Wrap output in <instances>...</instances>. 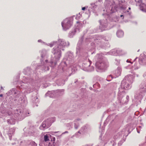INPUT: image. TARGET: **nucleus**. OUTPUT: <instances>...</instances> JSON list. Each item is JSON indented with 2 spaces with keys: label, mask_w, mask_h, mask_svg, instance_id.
<instances>
[{
  "label": "nucleus",
  "mask_w": 146,
  "mask_h": 146,
  "mask_svg": "<svg viewBox=\"0 0 146 146\" xmlns=\"http://www.w3.org/2000/svg\"><path fill=\"white\" fill-rule=\"evenodd\" d=\"M38 42L40 41V40H38Z\"/></svg>",
  "instance_id": "nucleus-16"
},
{
  "label": "nucleus",
  "mask_w": 146,
  "mask_h": 146,
  "mask_svg": "<svg viewBox=\"0 0 146 146\" xmlns=\"http://www.w3.org/2000/svg\"><path fill=\"white\" fill-rule=\"evenodd\" d=\"M2 96H3V95L2 94H0V96L2 97Z\"/></svg>",
  "instance_id": "nucleus-10"
},
{
  "label": "nucleus",
  "mask_w": 146,
  "mask_h": 146,
  "mask_svg": "<svg viewBox=\"0 0 146 146\" xmlns=\"http://www.w3.org/2000/svg\"><path fill=\"white\" fill-rule=\"evenodd\" d=\"M116 10L115 9V11H113L112 12H114L115 11H116Z\"/></svg>",
  "instance_id": "nucleus-12"
},
{
  "label": "nucleus",
  "mask_w": 146,
  "mask_h": 146,
  "mask_svg": "<svg viewBox=\"0 0 146 146\" xmlns=\"http://www.w3.org/2000/svg\"><path fill=\"white\" fill-rule=\"evenodd\" d=\"M129 10H130V9H131V8H130V7H129Z\"/></svg>",
  "instance_id": "nucleus-11"
},
{
  "label": "nucleus",
  "mask_w": 146,
  "mask_h": 146,
  "mask_svg": "<svg viewBox=\"0 0 146 146\" xmlns=\"http://www.w3.org/2000/svg\"><path fill=\"white\" fill-rule=\"evenodd\" d=\"M32 144H33V146H36L37 144L35 142H33L31 143Z\"/></svg>",
  "instance_id": "nucleus-5"
},
{
  "label": "nucleus",
  "mask_w": 146,
  "mask_h": 146,
  "mask_svg": "<svg viewBox=\"0 0 146 146\" xmlns=\"http://www.w3.org/2000/svg\"><path fill=\"white\" fill-rule=\"evenodd\" d=\"M50 144V143H49V145H48V146H54V145H53V146H52V145H51Z\"/></svg>",
  "instance_id": "nucleus-7"
},
{
  "label": "nucleus",
  "mask_w": 146,
  "mask_h": 146,
  "mask_svg": "<svg viewBox=\"0 0 146 146\" xmlns=\"http://www.w3.org/2000/svg\"><path fill=\"white\" fill-rule=\"evenodd\" d=\"M45 122H43L42 124V126L40 127L41 129H43L46 128L47 127H46Z\"/></svg>",
  "instance_id": "nucleus-3"
},
{
  "label": "nucleus",
  "mask_w": 146,
  "mask_h": 146,
  "mask_svg": "<svg viewBox=\"0 0 146 146\" xmlns=\"http://www.w3.org/2000/svg\"><path fill=\"white\" fill-rule=\"evenodd\" d=\"M44 139L45 141H47L49 140L48 137L47 135H44Z\"/></svg>",
  "instance_id": "nucleus-4"
},
{
  "label": "nucleus",
  "mask_w": 146,
  "mask_h": 146,
  "mask_svg": "<svg viewBox=\"0 0 146 146\" xmlns=\"http://www.w3.org/2000/svg\"><path fill=\"white\" fill-rule=\"evenodd\" d=\"M38 42L40 41V40H38Z\"/></svg>",
  "instance_id": "nucleus-15"
},
{
  "label": "nucleus",
  "mask_w": 146,
  "mask_h": 146,
  "mask_svg": "<svg viewBox=\"0 0 146 146\" xmlns=\"http://www.w3.org/2000/svg\"><path fill=\"white\" fill-rule=\"evenodd\" d=\"M85 9V7H82V10H84Z\"/></svg>",
  "instance_id": "nucleus-6"
},
{
  "label": "nucleus",
  "mask_w": 146,
  "mask_h": 146,
  "mask_svg": "<svg viewBox=\"0 0 146 146\" xmlns=\"http://www.w3.org/2000/svg\"><path fill=\"white\" fill-rule=\"evenodd\" d=\"M1 89H2V87H1Z\"/></svg>",
  "instance_id": "nucleus-14"
},
{
  "label": "nucleus",
  "mask_w": 146,
  "mask_h": 146,
  "mask_svg": "<svg viewBox=\"0 0 146 146\" xmlns=\"http://www.w3.org/2000/svg\"><path fill=\"white\" fill-rule=\"evenodd\" d=\"M120 17H124V16L123 15H120Z\"/></svg>",
  "instance_id": "nucleus-9"
},
{
  "label": "nucleus",
  "mask_w": 146,
  "mask_h": 146,
  "mask_svg": "<svg viewBox=\"0 0 146 146\" xmlns=\"http://www.w3.org/2000/svg\"><path fill=\"white\" fill-rule=\"evenodd\" d=\"M72 24V19H66L64 20L62 25L63 28L66 29H68Z\"/></svg>",
  "instance_id": "nucleus-1"
},
{
  "label": "nucleus",
  "mask_w": 146,
  "mask_h": 146,
  "mask_svg": "<svg viewBox=\"0 0 146 146\" xmlns=\"http://www.w3.org/2000/svg\"><path fill=\"white\" fill-rule=\"evenodd\" d=\"M117 35L119 37H121L123 35V33L121 31H118L117 33Z\"/></svg>",
  "instance_id": "nucleus-2"
},
{
  "label": "nucleus",
  "mask_w": 146,
  "mask_h": 146,
  "mask_svg": "<svg viewBox=\"0 0 146 146\" xmlns=\"http://www.w3.org/2000/svg\"><path fill=\"white\" fill-rule=\"evenodd\" d=\"M63 42H62H62H61V43H60V44L61 45H61H62V44H63Z\"/></svg>",
  "instance_id": "nucleus-8"
},
{
  "label": "nucleus",
  "mask_w": 146,
  "mask_h": 146,
  "mask_svg": "<svg viewBox=\"0 0 146 146\" xmlns=\"http://www.w3.org/2000/svg\"><path fill=\"white\" fill-rule=\"evenodd\" d=\"M127 62H129V61H128V60H127Z\"/></svg>",
  "instance_id": "nucleus-13"
}]
</instances>
